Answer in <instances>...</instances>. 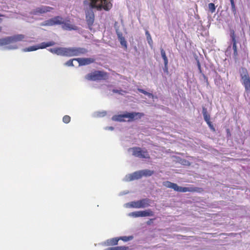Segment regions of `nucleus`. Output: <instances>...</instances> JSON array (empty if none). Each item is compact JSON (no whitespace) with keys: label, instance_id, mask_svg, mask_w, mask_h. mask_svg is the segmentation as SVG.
<instances>
[{"label":"nucleus","instance_id":"58836bf2","mask_svg":"<svg viewBox=\"0 0 250 250\" xmlns=\"http://www.w3.org/2000/svg\"><path fill=\"white\" fill-rule=\"evenodd\" d=\"M128 192H129V191L128 190H126V191H124V192H122L120 193V195H123L124 194H127Z\"/></svg>","mask_w":250,"mask_h":250},{"label":"nucleus","instance_id":"a211bd4d","mask_svg":"<svg viewBox=\"0 0 250 250\" xmlns=\"http://www.w3.org/2000/svg\"><path fill=\"white\" fill-rule=\"evenodd\" d=\"M41 46V43L40 44L37 45H33V46L28 47L27 48H25L23 49V51L24 52L33 51L37 50L39 49H41L40 47Z\"/></svg>","mask_w":250,"mask_h":250},{"label":"nucleus","instance_id":"f257e3e1","mask_svg":"<svg viewBox=\"0 0 250 250\" xmlns=\"http://www.w3.org/2000/svg\"><path fill=\"white\" fill-rule=\"evenodd\" d=\"M83 3L85 8L86 21L90 29L94 21L95 16L93 9H104L108 11L112 5L110 0H85Z\"/></svg>","mask_w":250,"mask_h":250},{"label":"nucleus","instance_id":"f03ea898","mask_svg":"<svg viewBox=\"0 0 250 250\" xmlns=\"http://www.w3.org/2000/svg\"><path fill=\"white\" fill-rule=\"evenodd\" d=\"M49 50L53 54L66 57L80 56L87 52L86 49L82 47H56Z\"/></svg>","mask_w":250,"mask_h":250},{"label":"nucleus","instance_id":"4c0bfd02","mask_svg":"<svg viewBox=\"0 0 250 250\" xmlns=\"http://www.w3.org/2000/svg\"><path fill=\"white\" fill-rule=\"evenodd\" d=\"M197 65H198V68L199 70L200 71V72H201V65H200V62H199L198 61H197Z\"/></svg>","mask_w":250,"mask_h":250},{"label":"nucleus","instance_id":"1a4fd4ad","mask_svg":"<svg viewBox=\"0 0 250 250\" xmlns=\"http://www.w3.org/2000/svg\"><path fill=\"white\" fill-rule=\"evenodd\" d=\"M163 185L167 188L173 189L176 191L186 192L191 191L189 188L179 187L176 184L171 183L168 181L164 182Z\"/></svg>","mask_w":250,"mask_h":250},{"label":"nucleus","instance_id":"4468645a","mask_svg":"<svg viewBox=\"0 0 250 250\" xmlns=\"http://www.w3.org/2000/svg\"><path fill=\"white\" fill-rule=\"evenodd\" d=\"M11 43L24 41L25 36L22 34L14 35L9 37Z\"/></svg>","mask_w":250,"mask_h":250},{"label":"nucleus","instance_id":"9b49d317","mask_svg":"<svg viewBox=\"0 0 250 250\" xmlns=\"http://www.w3.org/2000/svg\"><path fill=\"white\" fill-rule=\"evenodd\" d=\"M75 60L78 62L79 65H87L95 61L94 59L91 58H76Z\"/></svg>","mask_w":250,"mask_h":250},{"label":"nucleus","instance_id":"a878e982","mask_svg":"<svg viewBox=\"0 0 250 250\" xmlns=\"http://www.w3.org/2000/svg\"><path fill=\"white\" fill-rule=\"evenodd\" d=\"M138 91L143 94H144L145 95L147 96V97L149 98H152L153 99L154 98V96L152 94L150 93H149V92H146V91H145V90L144 89H138Z\"/></svg>","mask_w":250,"mask_h":250},{"label":"nucleus","instance_id":"7ed1b4c3","mask_svg":"<svg viewBox=\"0 0 250 250\" xmlns=\"http://www.w3.org/2000/svg\"><path fill=\"white\" fill-rule=\"evenodd\" d=\"M59 24H62V28L66 30H77L78 29V27L74 24H72L68 22H64L62 18L60 16H57L46 20L42 23V25L44 26H53Z\"/></svg>","mask_w":250,"mask_h":250},{"label":"nucleus","instance_id":"dca6fc26","mask_svg":"<svg viewBox=\"0 0 250 250\" xmlns=\"http://www.w3.org/2000/svg\"><path fill=\"white\" fill-rule=\"evenodd\" d=\"M117 34L119 40L120 41L121 45L125 48L127 47L126 42L125 41V38L123 36L122 33L117 31Z\"/></svg>","mask_w":250,"mask_h":250},{"label":"nucleus","instance_id":"f704fd0d","mask_svg":"<svg viewBox=\"0 0 250 250\" xmlns=\"http://www.w3.org/2000/svg\"><path fill=\"white\" fill-rule=\"evenodd\" d=\"M6 48L8 49H16L18 48V46L16 45H11L7 46Z\"/></svg>","mask_w":250,"mask_h":250},{"label":"nucleus","instance_id":"20e7f679","mask_svg":"<svg viewBox=\"0 0 250 250\" xmlns=\"http://www.w3.org/2000/svg\"><path fill=\"white\" fill-rule=\"evenodd\" d=\"M143 115L142 113L139 112H126L123 114L114 115L112 117V120L114 121L123 122L125 121V118H128V121H129L133 119L141 118Z\"/></svg>","mask_w":250,"mask_h":250},{"label":"nucleus","instance_id":"393cba45","mask_svg":"<svg viewBox=\"0 0 250 250\" xmlns=\"http://www.w3.org/2000/svg\"><path fill=\"white\" fill-rule=\"evenodd\" d=\"M161 54L162 57L163 59L164 60V63H168V59L166 56V52L163 48L161 49Z\"/></svg>","mask_w":250,"mask_h":250},{"label":"nucleus","instance_id":"0eeeda50","mask_svg":"<svg viewBox=\"0 0 250 250\" xmlns=\"http://www.w3.org/2000/svg\"><path fill=\"white\" fill-rule=\"evenodd\" d=\"M107 78V74L102 71H95L85 76L86 80L92 81L106 80Z\"/></svg>","mask_w":250,"mask_h":250},{"label":"nucleus","instance_id":"7c9ffc66","mask_svg":"<svg viewBox=\"0 0 250 250\" xmlns=\"http://www.w3.org/2000/svg\"><path fill=\"white\" fill-rule=\"evenodd\" d=\"M231 4V10L232 11L235 13L236 12V8L235 6V3L234 0H229Z\"/></svg>","mask_w":250,"mask_h":250},{"label":"nucleus","instance_id":"473e14b6","mask_svg":"<svg viewBox=\"0 0 250 250\" xmlns=\"http://www.w3.org/2000/svg\"><path fill=\"white\" fill-rule=\"evenodd\" d=\"M230 37L232 40V42L236 41L235 37V34L234 31H231L230 34Z\"/></svg>","mask_w":250,"mask_h":250},{"label":"nucleus","instance_id":"72a5a7b5","mask_svg":"<svg viewBox=\"0 0 250 250\" xmlns=\"http://www.w3.org/2000/svg\"><path fill=\"white\" fill-rule=\"evenodd\" d=\"M232 48L234 50V53H237V48H236V41H234L232 42Z\"/></svg>","mask_w":250,"mask_h":250},{"label":"nucleus","instance_id":"423d86ee","mask_svg":"<svg viewBox=\"0 0 250 250\" xmlns=\"http://www.w3.org/2000/svg\"><path fill=\"white\" fill-rule=\"evenodd\" d=\"M241 76V82L244 85L245 91L248 93H250V78L246 69L241 68L240 70Z\"/></svg>","mask_w":250,"mask_h":250},{"label":"nucleus","instance_id":"6ab92c4d","mask_svg":"<svg viewBox=\"0 0 250 250\" xmlns=\"http://www.w3.org/2000/svg\"><path fill=\"white\" fill-rule=\"evenodd\" d=\"M10 40L9 37L0 39V46H3L10 44Z\"/></svg>","mask_w":250,"mask_h":250},{"label":"nucleus","instance_id":"bb28decb","mask_svg":"<svg viewBox=\"0 0 250 250\" xmlns=\"http://www.w3.org/2000/svg\"><path fill=\"white\" fill-rule=\"evenodd\" d=\"M133 238V237L132 236H121L120 237H118V239L120 240H123L124 242H127L129 241H130L132 240Z\"/></svg>","mask_w":250,"mask_h":250},{"label":"nucleus","instance_id":"aec40b11","mask_svg":"<svg viewBox=\"0 0 250 250\" xmlns=\"http://www.w3.org/2000/svg\"><path fill=\"white\" fill-rule=\"evenodd\" d=\"M106 112L105 111H96L93 113L94 117H103L106 115Z\"/></svg>","mask_w":250,"mask_h":250},{"label":"nucleus","instance_id":"5701e85b","mask_svg":"<svg viewBox=\"0 0 250 250\" xmlns=\"http://www.w3.org/2000/svg\"><path fill=\"white\" fill-rule=\"evenodd\" d=\"M128 216L133 218H137L141 217V211H136L129 213Z\"/></svg>","mask_w":250,"mask_h":250},{"label":"nucleus","instance_id":"6e6552de","mask_svg":"<svg viewBox=\"0 0 250 250\" xmlns=\"http://www.w3.org/2000/svg\"><path fill=\"white\" fill-rule=\"evenodd\" d=\"M128 152L135 157L140 158H148L149 155L146 149L140 147H133L128 149Z\"/></svg>","mask_w":250,"mask_h":250},{"label":"nucleus","instance_id":"4be33fe9","mask_svg":"<svg viewBox=\"0 0 250 250\" xmlns=\"http://www.w3.org/2000/svg\"><path fill=\"white\" fill-rule=\"evenodd\" d=\"M55 43L54 42H43L41 43V46L40 47L41 49L45 48L48 46H51L55 45Z\"/></svg>","mask_w":250,"mask_h":250},{"label":"nucleus","instance_id":"9d476101","mask_svg":"<svg viewBox=\"0 0 250 250\" xmlns=\"http://www.w3.org/2000/svg\"><path fill=\"white\" fill-rule=\"evenodd\" d=\"M141 177H142L141 170H139L126 175L125 177L124 180L125 181H130L140 179Z\"/></svg>","mask_w":250,"mask_h":250},{"label":"nucleus","instance_id":"f3484780","mask_svg":"<svg viewBox=\"0 0 250 250\" xmlns=\"http://www.w3.org/2000/svg\"><path fill=\"white\" fill-rule=\"evenodd\" d=\"M140 211L141 217L152 216L154 215V212L150 209Z\"/></svg>","mask_w":250,"mask_h":250},{"label":"nucleus","instance_id":"c756f323","mask_svg":"<svg viewBox=\"0 0 250 250\" xmlns=\"http://www.w3.org/2000/svg\"><path fill=\"white\" fill-rule=\"evenodd\" d=\"M75 59H73L72 60H70L68 61L67 62H66L65 63V65H66V66H74L73 61H76V60H75Z\"/></svg>","mask_w":250,"mask_h":250},{"label":"nucleus","instance_id":"2eb2a0df","mask_svg":"<svg viewBox=\"0 0 250 250\" xmlns=\"http://www.w3.org/2000/svg\"><path fill=\"white\" fill-rule=\"evenodd\" d=\"M51 9H52V8L50 7L42 6L36 8L34 12L35 14L38 13L42 14L47 12L50 11Z\"/></svg>","mask_w":250,"mask_h":250},{"label":"nucleus","instance_id":"c9c22d12","mask_svg":"<svg viewBox=\"0 0 250 250\" xmlns=\"http://www.w3.org/2000/svg\"><path fill=\"white\" fill-rule=\"evenodd\" d=\"M104 129L106 130H109L112 131L114 130V127L112 126H106L104 127Z\"/></svg>","mask_w":250,"mask_h":250},{"label":"nucleus","instance_id":"f8f14e48","mask_svg":"<svg viewBox=\"0 0 250 250\" xmlns=\"http://www.w3.org/2000/svg\"><path fill=\"white\" fill-rule=\"evenodd\" d=\"M119 239L117 237L107 239L104 242L101 243V245L104 246H115L118 244Z\"/></svg>","mask_w":250,"mask_h":250},{"label":"nucleus","instance_id":"2f4dec72","mask_svg":"<svg viewBox=\"0 0 250 250\" xmlns=\"http://www.w3.org/2000/svg\"><path fill=\"white\" fill-rule=\"evenodd\" d=\"M163 71L164 73L167 74H168V63H164V67L163 68Z\"/></svg>","mask_w":250,"mask_h":250},{"label":"nucleus","instance_id":"39448f33","mask_svg":"<svg viewBox=\"0 0 250 250\" xmlns=\"http://www.w3.org/2000/svg\"><path fill=\"white\" fill-rule=\"evenodd\" d=\"M149 206H150V200L147 198L130 202L124 205V207L126 208H143Z\"/></svg>","mask_w":250,"mask_h":250},{"label":"nucleus","instance_id":"412c9836","mask_svg":"<svg viewBox=\"0 0 250 250\" xmlns=\"http://www.w3.org/2000/svg\"><path fill=\"white\" fill-rule=\"evenodd\" d=\"M142 176H150L153 173V171L148 169L141 170Z\"/></svg>","mask_w":250,"mask_h":250},{"label":"nucleus","instance_id":"e433bc0d","mask_svg":"<svg viewBox=\"0 0 250 250\" xmlns=\"http://www.w3.org/2000/svg\"><path fill=\"white\" fill-rule=\"evenodd\" d=\"M113 92H114V93H120V94H123V92H124V91H122V90H121V91H120L119 92V90H113Z\"/></svg>","mask_w":250,"mask_h":250},{"label":"nucleus","instance_id":"ddd939ff","mask_svg":"<svg viewBox=\"0 0 250 250\" xmlns=\"http://www.w3.org/2000/svg\"><path fill=\"white\" fill-rule=\"evenodd\" d=\"M202 113L205 121L211 129L214 130L211 123L210 122V115L208 114L207 109L204 107L203 108Z\"/></svg>","mask_w":250,"mask_h":250},{"label":"nucleus","instance_id":"b1692460","mask_svg":"<svg viewBox=\"0 0 250 250\" xmlns=\"http://www.w3.org/2000/svg\"><path fill=\"white\" fill-rule=\"evenodd\" d=\"M146 39H147L148 43L149 44V45L150 46H152V43H153V41L151 39V36L148 31H146Z\"/></svg>","mask_w":250,"mask_h":250},{"label":"nucleus","instance_id":"ea45409f","mask_svg":"<svg viewBox=\"0 0 250 250\" xmlns=\"http://www.w3.org/2000/svg\"><path fill=\"white\" fill-rule=\"evenodd\" d=\"M1 28L0 27V31H1Z\"/></svg>","mask_w":250,"mask_h":250},{"label":"nucleus","instance_id":"cd10ccee","mask_svg":"<svg viewBox=\"0 0 250 250\" xmlns=\"http://www.w3.org/2000/svg\"><path fill=\"white\" fill-rule=\"evenodd\" d=\"M208 8L209 11L211 13H214L216 9V7H215L214 4L213 3H209L208 5Z\"/></svg>","mask_w":250,"mask_h":250},{"label":"nucleus","instance_id":"c85d7f7f","mask_svg":"<svg viewBox=\"0 0 250 250\" xmlns=\"http://www.w3.org/2000/svg\"><path fill=\"white\" fill-rule=\"evenodd\" d=\"M62 121L65 124H67L70 121V117L68 115H65L62 118Z\"/></svg>","mask_w":250,"mask_h":250}]
</instances>
